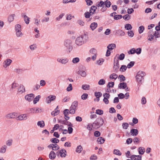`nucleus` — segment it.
Instances as JSON below:
<instances>
[{
	"instance_id": "3c124183",
	"label": "nucleus",
	"mask_w": 160,
	"mask_h": 160,
	"mask_svg": "<svg viewBox=\"0 0 160 160\" xmlns=\"http://www.w3.org/2000/svg\"><path fill=\"white\" fill-rule=\"evenodd\" d=\"M91 53L94 55L97 54V50L95 48H92L90 50Z\"/></svg>"
},
{
	"instance_id": "13d9d810",
	"label": "nucleus",
	"mask_w": 160,
	"mask_h": 160,
	"mask_svg": "<svg viewBox=\"0 0 160 160\" xmlns=\"http://www.w3.org/2000/svg\"><path fill=\"white\" fill-rule=\"evenodd\" d=\"M79 61V59L78 58H74L72 61V62L74 63H77Z\"/></svg>"
},
{
	"instance_id": "864d4df0",
	"label": "nucleus",
	"mask_w": 160,
	"mask_h": 160,
	"mask_svg": "<svg viewBox=\"0 0 160 160\" xmlns=\"http://www.w3.org/2000/svg\"><path fill=\"white\" fill-rule=\"evenodd\" d=\"M125 57V55L123 53H122L120 54L119 57L117 58V59H119L120 60H122L124 59Z\"/></svg>"
},
{
	"instance_id": "72a5a7b5",
	"label": "nucleus",
	"mask_w": 160,
	"mask_h": 160,
	"mask_svg": "<svg viewBox=\"0 0 160 160\" xmlns=\"http://www.w3.org/2000/svg\"><path fill=\"white\" fill-rule=\"evenodd\" d=\"M78 73L81 75L82 77H85L86 75V73L84 71H82L79 70L78 72Z\"/></svg>"
},
{
	"instance_id": "49530a36",
	"label": "nucleus",
	"mask_w": 160,
	"mask_h": 160,
	"mask_svg": "<svg viewBox=\"0 0 160 160\" xmlns=\"http://www.w3.org/2000/svg\"><path fill=\"white\" fill-rule=\"evenodd\" d=\"M94 95L96 98H100L102 96V93L100 92H95Z\"/></svg>"
},
{
	"instance_id": "f704fd0d",
	"label": "nucleus",
	"mask_w": 160,
	"mask_h": 160,
	"mask_svg": "<svg viewBox=\"0 0 160 160\" xmlns=\"http://www.w3.org/2000/svg\"><path fill=\"white\" fill-rule=\"evenodd\" d=\"M59 110H55L54 111H52L51 113V114L53 116H55L58 115L59 113Z\"/></svg>"
},
{
	"instance_id": "37998d69",
	"label": "nucleus",
	"mask_w": 160,
	"mask_h": 160,
	"mask_svg": "<svg viewBox=\"0 0 160 160\" xmlns=\"http://www.w3.org/2000/svg\"><path fill=\"white\" fill-rule=\"evenodd\" d=\"M90 86L89 85H83L82 86V88L84 90H88L90 88Z\"/></svg>"
},
{
	"instance_id": "7ed1b4c3",
	"label": "nucleus",
	"mask_w": 160,
	"mask_h": 160,
	"mask_svg": "<svg viewBox=\"0 0 160 160\" xmlns=\"http://www.w3.org/2000/svg\"><path fill=\"white\" fill-rule=\"evenodd\" d=\"M66 151L64 149H63L59 152H57L56 154L58 156L60 155L61 157H65L66 156Z\"/></svg>"
},
{
	"instance_id": "58836bf2",
	"label": "nucleus",
	"mask_w": 160,
	"mask_h": 160,
	"mask_svg": "<svg viewBox=\"0 0 160 160\" xmlns=\"http://www.w3.org/2000/svg\"><path fill=\"white\" fill-rule=\"evenodd\" d=\"M50 141L52 142L55 143H58L59 141L58 139H57L56 138H52L50 140Z\"/></svg>"
},
{
	"instance_id": "f3484780",
	"label": "nucleus",
	"mask_w": 160,
	"mask_h": 160,
	"mask_svg": "<svg viewBox=\"0 0 160 160\" xmlns=\"http://www.w3.org/2000/svg\"><path fill=\"white\" fill-rule=\"evenodd\" d=\"M127 87L126 83L125 82L120 83L118 85V88H120L125 89Z\"/></svg>"
},
{
	"instance_id": "b1692460",
	"label": "nucleus",
	"mask_w": 160,
	"mask_h": 160,
	"mask_svg": "<svg viewBox=\"0 0 160 160\" xmlns=\"http://www.w3.org/2000/svg\"><path fill=\"white\" fill-rule=\"evenodd\" d=\"M82 150V148L81 145L78 146L76 150V152H77L80 153Z\"/></svg>"
},
{
	"instance_id": "79ce46f5",
	"label": "nucleus",
	"mask_w": 160,
	"mask_h": 160,
	"mask_svg": "<svg viewBox=\"0 0 160 160\" xmlns=\"http://www.w3.org/2000/svg\"><path fill=\"white\" fill-rule=\"evenodd\" d=\"M117 33L119 34L121 36H124L125 34V33L122 30H119L117 31Z\"/></svg>"
},
{
	"instance_id": "1a4fd4ad",
	"label": "nucleus",
	"mask_w": 160,
	"mask_h": 160,
	"mask_svg": "<svg viewBox=\"0 0 160 160\" xmlns=\"http://www.w3.org/2000/svg\"><path fill=\"white\" fill-rule=\"evenodd\" d=\"M27 116L26 114H23L20 115L16 118V119L18 120H26L27 119Z\"/></svg>"
},
{
	"instance_id": "7c9ffc66",
	"label": "nucleus",
	"mask_w": 160,
	"mask_h": 160,
	"mask_svg": "<svg viewBox=\"0 0 160 160\" xmlns=\"http://www.w3.org/2000/svg\"><path fill=\"white\" fill-rule=\"evenodd\" d=\"M127 67L125 65H122L120 68V71L122 72H123L126 71Z\"/></svg>"
},
{
	"instance_id": "dca6fc26",
	"label": "nucleus",
	"mask_w": 160,
	"mask_h": 160,
	"mask_svg": "<svg viewBox=\"0 0 160 160\" xmlns=\"http://www.w3.org/2000/svg\"><path fill=\"white\" fill-rule=\"evenodd\" d=\"M67 120H64L63 121H62L61 122V123L62 124L67 125L68 126L72 127V124L70 122L68 121H67Z\"/></svg>"
},
{
	"instance_id": "cd10ccee",
	"label": "nucleus",
	"mask_w": 160,
	"mask_h": 160,
	"mask_svg": "<svg viewBox=\"0 0 160 160\" xmlns=\"http://www.w3.org/2000/svg\"><path fill=\"white\" fill-rule=\"evenodd\" d=\"M97 26L98 24L97 23L93 22L90 25V28L91 29L93 30L97 27Z\"/></svg>"
},
{
	"instance_id": "0eeeda50",
	"label": "nucleus",
	"mask_w": 160,
	"mask_h": 160,
	"mask_svg": "<svg viewBox=\"0 0 160 160\" xmlns=\"http://www.w3.org/2000/svg\"><path fill=\"white\" fill-rule=\"evenodd\" d=\"M56 96H55L50 95L46 98L47 102L49 103L52 101L54 100L56 98Z\"/></svg>"
},
{
	"instance_id": "4d7b16f0",
	"label": "nucleus",
	"mask_w": 160,
	"mask_h": 160,
	"mask_svg": "<svg viewBox=\"0 0 160 160\" xmlns=\"http://www.w3.org/2000/svg\"><path fill=\"white\" fill-rule=\"evenodd\" d=\"M114 85V82H109L107 85V87L110 88L113 87Z\"/></svg>"
},
{
	"instance_id": "393cba45",
	"label": "nucleus",
	"mask_w": 160,
	"mask_h": 160,
	"mask_svg": "<svg viewBox=\"0 0 160 160\" xmlns=\"http://www.w3.org/2000/svg\"><path fill=\"white\" fill-rule=\"evenodd\" d=\"M37 125L40 127L43 128L45 126L44 122L43 121H39L38 122Z\"/></svg>"
},
{
	"instance_id": "8fccbe9b",
	"label": "nucleus",
	"mask_w": 160,
	"mask_h": 160,
	"mask_svg": "<svg viewBox=\"0 0 160 160\" xmlns=\"http://www.w3.org/2000/svg\"><path fill=\"white\" fill-rule=\"evenodd\" d=\"M135 62L133 61L131 62L127 65L128 68H129L132 67L134 65Z\"/></svg>"
},
{
	"instance_id": "69168bd1",
	"label": "nucleus",
	"mask_w": 160,
	"mask_h": 160,
	"mask_svg": "<svg viewBox=\"0 0 160 160\" xmlns=\"http://www.w3.org/2000/svg\"><path fill=\"white\" fill-rule=\"evenodd\" d=\"M135 52V49L134 48H132L130 50V51L128 52V53H130L131 54H133Z\"/></svg>"
},
{
	"instance_id": "c03bdc74",
	"label": "nucleus",
	"mask_w": 160,
	"mask_h": 160,
	"mask_svg": "<svg viewBox=\"0 0 160 160\" xmlns=\"http://www.w3.org/2000/svg\"><path fill=\"white\" fill-rule=\"evenodd\" d=\"M154 36L157 38L160 37V32L158 31H155L154 34Z\"/></svg>"
},
{
	"instance_id": "f8f14e48",
	"label": "nucleus",
	"mask_w": 160,
	"mask_h": 160,
	"mask_svg": "<svg viewBox=\"0 0 160 160\" xmlns=\"http://www.w3.org/2000/svg\"><path fill=\"white\" fill-rule=\"evenodd\" d=\"M12 60L9 59H7L4 62L3 66L5 67H6L8 66L12 62Z\"/></svg>"
},
{
	"instance_id": "774afa93",
	"label": "nucleus",
	"mask_w": 160,
	"mask_h": 160,
	"mask_svg": "<svg viewBox=\"0 0 160 160\" xmlns=\"http://www.w3.org/2000/svg\"><path fill=\"white\" fill-rule=\"evenodd\" d=\"M100 135V132L98 131H96L94 132V136L96 137H98Z\"/></svg>"
},
{
	"instance_id": "39448f33",
	"label": "nucleus",
	"mask_w": 160,
	"mask_h": 160,
	"mask_svg": "<svg viewBox=\"0 0 160 160\" xmlns=\"http://www.w3.org/2000/svg\"><path fill=\"white\" fill-rule=\"evenodd\" d=\"M78 105V101H75L73 102L72 104V105L70 108L72 109L76 110Z\"/></svg>"
},
{
	"instance_id": "603ef678",
	"label": "nucleus",
	"mask_w": 160,
	"mask_h": 160,
	"mask_svg": "<svg viewBox=\"0 0 160 160\" xmlns=\"http://www.w3.org/2000/svg\"><path fill=\"white\" fill-rule=\"evenodd\" d=\"M88 96V94L87 93H83L81 96V98L82 100H86Z\"/></svg>"
},
{
	"instance_id": "ddd939ff",
	"label": "nucleus",
	"mask_w": 160,
	"mask_h": 160,
	"mask_svg": "<svg viewBox=\"0 0 160 160\" xmlns=\"http://www.w3.org/2000/svg\"><path fill=\"white\" fill-rule=\"evenodd\" d=\"M130 133L132 135L136 136L138 133V131L137 129H132L131 130Z\"/></svg>"
},
{
	"instance_id": "c756f323",
	"label": "nucleus",
	"mask_w": 160,
	"mask_h": 160,
	"mask_svg": "<svg viewBox=\"0 0 160 160\" xmlns=\"http://www.w3.org/2000/svg\"><path fill=\"white\" fill-rule=\"evenodd\" d=\"M14 16L15 14H14L10 15L8 18V21L10 22L14 20Z\"/></svg>"
},
{
	"instance_id": "423d86ee",
	"label": "nucleus",
	"mask_w": 160,
	"mask_h": 160,
	"mask_svg": "<svg viewBox=\"0 0 160 160\" xmlns=\"http://www.w3.org/2000/svg\"><path fill=\"white\" fill-rule=\"evenodd\" d=\"M83 43V39L81 37H78L76 40V43L78 45H81Z\"/></svg>"
},
{
	"instance_id": "a211bd4d",
	"label": "nucleus",
	"mask_w": 160,
	"mask_h": 160,
	"mask_svg": "<svg viewBox=\"0 0 160 160\" xmlns=\"http://www.w3.org/2000/svg\"><path fill=\"white\" fill-rule=\"evenodd\" d=\"M138 151L140 154H143L145 152V148L143 147H140L138 149Z\"/></svg>"
},
{
	"instance_id": "a878e982",
	"label": "nucleus",
	"mask_w": 160,
	"mask_h": 160,
	"mask_svg": "<svg viewBox=\"0 0 160 160\" xmlns=\"http://www.w3.org/2000/svg\"><path fill=\"white\" fill-rule=\"evenodd\" d=\"M97 8V7L95 6H92L90 10V13H92V14H93Z\"/></svg>"
},
{
	"instance_id": "5fc2aeb1",
	"label": "nucleus",
	"mask_w": 160,
	"mask_h": 160,
	"mask_svg": "<svg viewBox=\"0 0 160 160\" xmlns=\"http://www.w3.org/2000/svg\"><path fill=\"white\" fill-rule=\"evenodd\" d=\"M122 16L121 15H115L114 17V19L115 20H118L122 18Z\"/></svg>"
},
{
	"instance_id": "680f3d73",
	"label": "nucleus",
	"mask_w": 160,
	"mask_h": 160,
	"mask_svg": "<svg viewBox=\"0 0 160 160\" xmlns=\"http://www.w3.org/2000/svg\"><path fill=\"white\" fill-rule=\"evenodd\" d=\"M118 78H120L121 82L124 81L125 80V77L122 75H119Z\"/></svg>"
},
{
	"instance_id": "4468645a",
	"label": "nucleus",
	"mask_w": 160,
	"mask_h": 160,
	"mask_svg": "<svg viewBox=\"0 0 160 160\" xmlns=\"http://www.w3.org/2000/svg\"><path fill=\"white\" fill-rule=\"evenodd\" d=\"M22 15L24 17V21L27 24H28L29 22V18L24 14V13H22Z\"/></svg>"
},
{
	"instance_id": "473e14b6",
	"label": "nucleus",
	"mask_w": 160,
	"mask_h": 160,
	"mask_svg": "<svg viewBox=\"0 0 160 160\" xmlns=\"http://www.w3.org/2000/svg\"><path fill=\"white\" fill-rule=\"evenodd\" d=\"M7 147L6 145H4L0 149V152L3 153L5 152Z\"/></svg>"
},
{
	"instance_id": "9b49d317",
	"label": "nucleus",
	"mask_w": 160,
	"mask_h": 160,
	"mask_svg": "<svg viewBox=\"0 0 160 160\" xmlns=\"http://www.w3.org/2000/svg\"><path fill=\"white\" fill-rule=\"evenodd\" d=\"M132 159H134V160H141L142 156L140 155H132L131 157Z\"/></svg>"
},
{
	"instance_id": "bb28decb",
	"label": "nucleus",
	"mask_w": 160,
	"mask_h": 160,
	"mask_svg": "<svg viewBox=\"0 0 160 160\" xmlns=\"http://www.w3.org/2000/svg\"><path fill=\"white\" fill-rule=\"evenodd\" d=\"M58 61L63 64H65L68 62V60L67 59H60L59 60L58 59Z\"/></svg>"
},
{
	"instance_id": "20e7f679",
	"label": "nucleus",
	"mask_w": 160,
	"mask_h": 160,
	"mask_svg": "<svg viewBox=\"0 0 160 160\" xmlns=\"http://www.w3.org/2000/svg\"><path fill=\"white\" fill-rule=\"evenodd\" d=\"M34 97V95L33 94L31 93L26 95L25 97V99L29 102H30L32 100Z\"/></svg>"
},
{
	"instance_id": "2f4dec72",
	"label": "nucleus",
	"mask_w": 160,
	"mask_h": 160,
	"mask_svg": "<svg viewBox=\"0 0 160 160\" xmlns=\"http://www.w3.org/2000/svg\"><path fill=\"white\" fill-rule=\"evenodd\" d=\"M52 149L53 150H57L59 148V147L56 144H52Z\"/></svg>"
},
{
	"instance_id": "6ab92c4d",
	"label": "nucleus",
	"mask_w": 160,
	"mask_h": 160,
	"mask_svg": "<svg viewBox=\"0 0 160 160\" xmlns=\"http://www.w3.org/2000/svg\"><path fill=\"white\" fill-rule=\"evenodd\" d=\"M136 79L137 81L138 82L140 83L142 81V79H143V78H142V76H140L138 73H137L136 76Z\"/></svg>"
},
{
	"instance_id": "e2e57ef3",
	"label": "nucleus",
	"mask_w": 160,
	"mask_h": 160,
	"mask_svg": "<svg viewBox=\"0 0 160 160\" xmlns=\"http://www.w3.org/2000/svg\"><path fill=\"white\" fill-rule=\"evenodd\" d=\"M72 85L71 84H70L67 88V90L68 91H69L72 90Z\"/></svg>"
},
{
	"instance_id": "052dcab7",
	"label": "nucleus",
	"mask_w": 160,
	"mask_h": 160,
	"mask_svg": "<svg viewBox=\"0 0 160 160\" xmlns=\"http://www.w3.org/2000/svg\"><path fill=\"white\" fill-rule=\"evenodd\" d=\"M96 113L98 114L102 115L103 113V111L102 110L98 109L96 110Z\"/></svg>"
},
{
	"instance_id": "4c0bfd02",
	"label": "nucleus",
	"mask_w": 160,
	"mask_h": 160,
	"mask_svg": "<svg viewBox=\"0 0 160 160\" xmlns=\"http://www.w3.org/2000/svg\"><path fill=\"white\" fill-rule=\"evenodd\" d=\"M118 75L115 73H113L110 76V78L111 79H116L118 77Z\"/></svg>"
},
{
	"instance_id": "5701e85b",
	"label": "nucleus",
	"mask_w": 160,
	"mask_h": 160,
	"mask_svg": "<svg viewBox=\"0 0 160 160\" xmlns=\"http://www.w3.org/2000/svg\"><path fill=\"white\" fill-rule=\"evenodd\" d=\"M111 5V2L110 1H109L108 0H107L105 2H104V5H105V7H106V8L107 7V8L110 7V6Z\"/></svg>"
},
{
	"instance_id": "9d476101",
	"label": "nucleus",
	"mask_w": 160,
	"mask_h": 160,
	"mask_svg": "<svg viewBox=\"0 0 160 160\" xmlns=\"http://www.w3.org/2000/svg\"><path fill=\"white\" fill-rule=\"evenodd\" d=\"M16 117V113H11L7 114L6 117L8 118H14Z\"/></svg>"
},
{
	"instance_id": "f257e3e1",
	"label": "nucleus",
	"mask_w": 160,
	"mask_h": 160,
	"mask_svg": "<svg viewBox=\"0 0 160 160\" xmlns=\"http://www.w3.org/2000/svg\"><path fill=\"white\" fill-rule=\"evenodd\" d=\"M104 123L103 120L102 118H98L93 123V128L97 129L102 126Z\"/></svg>"
},
{
	"instance_id": "0e129e2a",
	"label": "nucleus",
	"mask_w": 160,
	"mask_h": 160,
	"mask_svg": "<svg viewBox=\"0 0 160 160\" xmlns=\"http://www.w3.org/2000/svg\"><path fill=\"white\" fill-rule=\"evenodd\" d=\"M140 76H142V77L143 78V77L145 75V73L141 71H139L138 73Z\"/></svg>"
},
{
	"instance_id": "bf43d9fd",
	"label": "nucleus",
	"mask_w": 160,
	"mask_h": 160,
	"mask_svg": "<svg viewBox=\"0 0 160 160\" xmlns=\"http://www.w3.org/2000/svg\"><path fill=\"white\" fill-rule=\"evenodd\" d=\"M16 31V35L18 37H19L22 35V33L21 32V30L18 29V30Z\"/></svg>"
},
{
	"instance_id": "ea45409f",
	"label": "nucleus",
	"mask_w": 160,
	"mask_h": 160,
	"mask_svg": "<svg viewBox=\"0 0 160 160\" xmlns=\"http://www.w3.org/2000/svg\"><path fill=\"white\" fill-rule=\"evenodd\" d=\"M113 153L114 154L118 155L119 156H120L122 154L120 152V151L117 149L114 150L113 151Z\"/></svg>"
},
{
	"instance_id": "a18cd8bd",
	"label": "nucleus",
	"mask_w": 160,
	"mask_h": 160,
	"mask_svg": "<svg viewBox=\"0 0 160 160\" xmlns=\"http://www.w3.org/2000/svg\"><path fill=\"white\" fill-rule=\"evenodd\" d=\"M125 28L128 30H131L132 28L131 25L129 24H126L125 25Z\"/></svg>"
},
{
	"instance_id": "c9c22d12",
	"label": "nucleus",
	"mask_w": 160,
	"mask_h": 160,
	"mask_svg": "<svg viewBox=\"0 0 160 160\" xmlns=\"http://www.w3.org/2000/svg\"><path fill=\"white\" fill-rule=\"evenodd\" d=\"M40 98V95H38L35 98L34 100H33V102L34 104H36L37 102L39 101Z\"/></svg>"
},
{
	"instance_id": "338daca9",
	"label": "nucleus",
	"mask_w": 160,
	"mask_h": 160,
	"mask_svg": "<svg viewBox=\"0 0 160 160\" xmlns=\"http://www.w3.org/2000/svg\"><path fill=\"white\" fill-rule=\"evenodd\" d=\"M97 156L95 155H93L91 156L90 159L92 160H96L97 159Z\"/></svg>"
},
{
	"instance_id": "412c9836",
	"label": "nucleus",
	"mask_w": 160,
	"mask_h": 160,
	"mask_svg": "<svg viewBox=\"0 0 160 160\" xmlns=\"http://www.w3.org/2000/svg\"><path fill=\"white\" fill-rule=\"evenodd\" d=\"M116 48V45L114 44H109L107 47L110 50H112Z\"/></svg>"
},
{
	"instance_id": "de8ad7c7",
	"label": "nucleus",
	"mask_w": 160,
	"mask_h": 160,
	"mask_svg": "<svg viewBox=\"0 0 160 160\" xmlns=\"http://www.w3.org/2000/svg\"><path fill=\"white\" fill-rule=\"evenodd\" d=\"M129 126L128 123L126 122H124L122 124V127L123 129H127Z\"/></svg>"
},
{
	"instance_id": "6e6552de",
	"label": "nucleus",
	"mask_w": 160,
	"mask_h": 160,
	"mask_svg": "<svg viewBox=\"0 0 160 160\" xmlns=\"http://www.w3.org/2000/svg\"><path fill=\"white\" fill-rule=\"evenodd\" d=\"M70 113V111L68 109H65L63 111V114L65 116V119L66 120L69 119L70 118L68 116V115Z\"/></svg>"
},
{
	"instance_id": "aec40b11",
	"label": "nucleus",
	"mask_w": 160,
	"mask_h": 160,
	"mask_svg": "<svg viewBox=\"0 0 160 160\" xmlns=\"http://www.w3.org/2000/svg\"><path fill=\"white\" fill-rule=\"evenodd\" d=\"M71 42V41L70 40H66L64 42L65 45L67 47H69V49H70V44Z\"/></svg>"
},
{
	"instance_id": "c85d7f7f",
	"label": "nucleus",
	"mask_w": 160,
	"mask_h": 160,
	"mask_svg": "<svg viewBox=\"0 0 160 160\" xmlns=\"http://www.w3.org/2000/svg\"><path fill=\"white\" fill-rule=\"evenodd\" d=\"M97 141L98 142H99V144H101L103 143L104 142L105 140L102 137H100L98 138L97 139Z\"/></svg>"
},
{
	"instance_id": "6e6d98bb",
	"label": "nucleus",
	"mask_w": 160,
	"mask_h": 160,
	"mask_svg": "<svg viewBox=\"0 0 160 160\" xmlns=\"http://www.w3.org/2000/svg\"><path fill=\"white\" fill-rule=\"evenodd\" d=\"M105 83V81L103 79L100 80L98 82V84L100 85H102L104 84Z\"/></svg>"
},
{
	"instance_id": "e433bc0d",
	"label": "nucleus",
	"mask_w": 160,
	"mask_h": 160,
	"mask_svg": "<svg viewBox=\"0 0 160 160\" xmlns=\"http://www.w3.org/2000/svg\"><path fill=\"white\" fill-rule=\"evenodd\" d=\"M134 142L135 144H138L139 143L140 139L137 137H135L133 139Z\"/></svg>"
},
{
	"instance_id": "2eb2a0df",
	"label": "nucleus",
	"mask_w": 160,
	"mask_h": 160,
	"mask_svg": "<svg viewBox=\"0 0 160 160\" xmlns=\"http://www.w3.org/2000/svg\"><path fill=\"white\" fill-rule=\"evenodd\" d=\"M56 157V155L53 151H51L49 155V157L51 159H54Z\"/></svg>"
},
{
	"instance_id": "4be33fe9",
	"label": "nucleus",
	"mask_w": 160,
	"mask_h": 160,
	"mask_svg": "<svg viewBox=\"0 0 160 160\" xmlns=\"http://www.w3.org/2000/svg\"><path fill=\"white\" fill-rule=\"evenodd\" d=\"M25 91V89L23 85H20L18 89V92H21L22 93Z\"/></svg>"
},
{
	"instance_id": "09e8293b",
	"label": "nucleus",
	"mask_w": 160,
	"mask_h": 160,
	"mask_svg": "<svg viewBox=\"0 0 160 160\" xmlns=\"http://www.w3.org/2000/svg\"><path fill=\"white\" fill-rule=\"evenodd\" d=\"M144 29V27L143 26H140L138 29V31L139 33H141L142 32L143 30Z\"/></svg>"
},
{
	"instance_id": "f03ea898",
	"label": "nucleus",
	"mask_w": 160,
	"mask_h": 160,
	"mask_svg": "<svg viewBox=\"0 0 160 160\" xmlns=\"http://www.w3.org/2000/svg\"><path fill=\"white\" fill-rule=\"evenodd\" d=\"M119 65V61L118 59H117L116 57L114 58V66L113 69L114 72H117L118 71Z\"/></svg>"
},
{
	"instance_id": "a19ab883",
	"label": "nucleus",
	"mask_w": 160,
	"mask_h": 160,
	"mask_svg": "<svg viewBox=\"0 0 160 160\" xmlns=\"http://www.w3.org/2000/svg\"><path fill=\"white\" fill-rule=\"evenodd\" d=\"M92 125L93 124H88L87 125V129H88L90 131H92V127L93 128V126Z\"/></svg>"
}]
</instances>
